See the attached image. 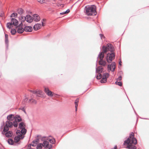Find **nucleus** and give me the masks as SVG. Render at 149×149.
<instances>
[{"instance_id":"18","label":"nucleus","mask_w":149,"mask_h":149,"mask_svg":"<svg viewBox=\"0 0 149 149\" xmlns=\"http://www.w3.org/2000/svg\"><path fill=\"white\" fill-rule=\"evenodd\" d=\"M24 31L26 32H31L33 30L32 27L31 26H26L24 28Z\"/></svg>"},{"instance_id":"32","label":"nucleus","mask_w":149,"mask_h":149,"mask_svg":"<svg viewBox=\"0 0 149 149\" xmlns=\"http://www.w3.org/2000/svg\"><path fill=\"white\" fill-rule=\"evenodd\" d=\"M49 141L50 143L52 144H55L56 142V140L54 138L52 139H49Z\"/></svg>"},{"instance_id":"29","label":"nucleus","mask_w":149,"mask_h":149,"mask_svg":"<svg viewBox=\"0 0 149 149\" xmlns=\"http://www.w3.org/2000/svg\"><path fill=\"white\" fill-rule=\"evenodd\" d=\"M21 129V134L22 135H25L26 134L27 131L25 129V128H24L23 129Z\"/></svg>"},{"instance_id":"57","label":"nucleus","mask_w":149,"mask_h":149,"mask_svg":"<svg viewBox=\"0 0 149 149\" xmlns=\"http://www.w3.org/2000/svg\"><path fill=\"white\" fill-rule=\"evenodd\" d=\"M31 145H32V144H30L28 146V147H29V148H30L31 147Z\"/></svg>"},{"instance_id":"40","label":"nucleus","mask_w":149,"mask_h":149,"mask_svg":"<svg viewBox=\"0 0 149 149\" xmlns=\"http://www.w3.org/2000/svg\"><path fill=\"white\" fill-rule=\"evenodd\" d=\"M115 84L116 85H117L120 86H121L122 85V83L121 81H116L115 82Z\"/></svg>"},{"instance_id":"61","label":"nucleus","mask_w":149,"mask_h":149,"mask_svg":"<svg viewBox=\"0 0 149 149\" xmlns=\"http://www.w3.org/2000/svg\"><path fill=\"white\" fill-rule=\"evenodd\" d=\"M24 136H21L20 138V140L21 139H24Z\"/></svg>"},{"instance_id":"24","label":"nucleus","mask_w":149,"mask_h":149,"mask_svg":"<svg viewBox=\"0 0 149 149\" xmlns=\"http://www.w3.org/2000/svg\"><path fill=\"white\" fill-rule=\"evenodd\" d=\"M24 31L23 27H18L17 30V32L19 33H22Z\"/></svg>"},{"instance_id":"27","label":"nucleus","mask_w":149,"mask_h":149,"mask_svg":"<svg viewBox=\"0 0 149 149\" xmlns=\"http://www.w3.org/2000/svg\"><path fill=\"white\" fill-rule=\"evenodd\" d=\"M109 76V74L108 73H104L102 76V78H104V79H107Z\"/></svg>"},{"instance_id":"48","label":"nucleus","mask_w":149,"mask_h":149,"mask_svg":"<svg viewBox=\"0 0 149 149\" xmlns=\"http://www.w3.org/2000/svg\"><path fill=\"white\" fill-rule=\"evenodd\" d=\"M16 133L17 134L21 133V132L20 130H17L16 132Z\"/></svg>"},{"instance_id":"45","label":"nucleus","mask_w":149,"mask_h":149,"mask_svg":"<svg viewBox=\"0 0 149 149\" xmlns=\"http://www.w3.org/2000/svg\"><path fill=\"white\" fill-rule=\"evenodd\" d=\"M117 81H120L122 80V76L121 75H119L118 78L117 79Z\"/></svg>"},{"instance_id":"1","label":"nucleus","mask_w":149,"mask_h":149,"mask_svg":"<svg viewBox=\"0 0 149 149\" xmlns=\"http://www.w3.org/2000/svg\"><path fill=\"white\" fill-rule=\"evenodd\" d=\"M96 7L94 5L87 6L85 7L86 14L88 16L95 15L97 14Z\"/></svg>"},{"instance_id":"41","label":"nucleus","mask_w":149,"mask_h":149,"mask_svg":"<svg viewBox=\"0 0 149 149\" xmlns=\"http://www.w3.org/2000/svg\"><path fill=\"white\" fill-rule=\"evenodd\" d=\"M133 137H134V134L133 132H132L130 134L129 137L131 139L132 138H133Z\"/></svg>"},{"instance_id":"25","label":"nucleus","mask_w":149,"mask_h":149,"mask_svg":"<svg viewBox=\"0 0 149 149\" xmlns=\"http://www.w3.org/2000/svg\"><path fill=\"white\" fill-rule=\"evenodd\" d=\"M131 139V143H132L134 145H136L137 143V141L136 139L134 137L132 138Z\"/></svg>"},{"instance_id":"7","label":"nucleus","mask_w":149,"mask_h":149,"mask_svg":"<svg viewBox=\"0 0 149 149\" xmlns=\"http://www.w3.org/2000/svg\"><path fill=\"white\" fill-rule=\"evenodd\" d=\"M33 19V17L29 15H27L25 17H24V19H22V22H24L25 20L29 23H31L32 22Z\"/></svg>"},{"instance_id":"10","label":"nucleus","mask_w":149,"mask_h":149,"mask_svg":"<svg viewBox=\"0 0 149 149\" xmlns=\"http://www.w3.org/2000/svg\"><path fill=\"white\" fill-rule=\"evenodd\" d=\"M44 91L48 96L50 97L53 96V95L52 92L50 91L48 88L45 87Z\"/></svg>"},{"instance_id":"62","label":"nucleus","mask_w":149,"mask_h":149,"mask_svg":"<svg viewBox=\"0 0 149 149\" xmlns=\"http://www.w3.org/2000/svg\"><path fill=\"white\" fill-rule=\"evenodd\" d=\"M121 63H122V62H121V61L120 60L119 62V65H121Z\"/></svg>"},{"instance_id":"14","label":"nucleus","mask_w":149,"mask_h":149,"mask_svg":"<svg viewBox=\"0 0 149 149\" xmlns=\"http://www.w3.org/2000/svg\"><path fill=\"white\" fill-rule=\"evenodd\" d=\"M33 20L36 22H38L40 20V18L38 15L36 14H34L33 15Z\"/></svg>"},{"instance_id":"51","label":"nucleus","mask_w":149,"mask_h":149,"mask_svg":"<svg viewBox=\"0 0 149 149\" xmlns=\"http://www.w3.org/2000/svg\"><path fill=\"white\" fill-rule=\"evenodd\" d=\"M118 73L119 74V75H121L122 76V75L123 74V72L122 71H120L119 72H118Z\"/></svg>"},{"instance_id":"35","label":"nucleus","mask_w":149,"mask_h":149,"mask_svg":"<svg viewBox=\"0 0 149 149\" xmlns=\"http://www.w3.org/2000/svg\"><path fill=\"white\" fill-rule=\"evenodd\" d=\"M18 13L22 15L24 13V10L21 8L18 9Z\"/></svg>"},{"instance_id":"63","label":"nucleus","mask_w":149,"mask_h":149,"mask_svg":"<svg viewBox=\"0 0 149 149\" xmlns=\"http://www.w3.org/2000/svg\"><path fill=\"white\" fill-rule=\"evenodd\" d=\"M108 71H109H109H111L112 72H114V71L115 70H114V69H113L112 68V69H111V70H108Z\"/></svg>"},{"instance_id":"47","label":"nucleus","mask_w":149,"mask_h":149,"mask_svg":"<svg viewBox=\"0 0 149 149\" xmlns=\"http://www.w3.org/2000/svg\"><path fill=\"white\" fill-rule=\"evenodd\" d=\"M31 101L32 103H35V104H36L37 103V102L35 100L32 99Z\"/></svg>"},{"instance_id":"4","label":"nucleus","mask_w":149,"mask_h":149,"mask_svg":"<svg viewBox=\"0 0 149 149\" xmlns=\"http://www.w3.org/2000/svg\"><path fill=\"white\" fill-rule=\"evenodd\" d=\"M104 56V54H100V53H99L98 56L97 57V62L98 58H99L100 60L98 61L99 64L100 65L104 66H105L106 64V61L103 60Z\"/></svg>"},{"instance_id":"15","label":"nucleus","mask_w":149,"mask_h":149,"mask_svg":"<svg viewBox=\"0 0 149 149\" xmlns=\"http://www.w3.org/2000/svg\"><path fill=\"white\" fill-rule=\"evenodd\" d=\"M103 69V68L101 66H99L97 67V64H96V73L101 72L102 73Z\"/></svg>"},{"instance_id":"52","label":"nucleus","mask_w":149,"mask_h":149,"mask_svg":"<svg viewBox=\"0 0 149 149\" xmlns=\"http://www.w3.org/2000/svg\"><path fill=\"white\" fill-rule=\"evenodd\" d=\"M42 20V26H44V23H43V22L44 21H45V19H43Z\"/></svg>"},{"instance_id":"50","label":"nucleus","mask_w":149,"mask_h":149,"mask_svg":"<svg viewBox=\"0 0 149 149\" xmlns=\"http://www.w3.org/2000/svg\"><path fill=\"white\" fill-rule=\"evenodd\" d=\"M17 135L16 136L18 138H20L21 136L22 135L21 133L19 134H17Z\"/></svg>"},{"instance_id":"21","label":"nucleus","mask_w":149,"mask_h":149,"mask_svg":"<svg viewBox=\"0 0 149 149\" xmlns=\"http://www.w3.org/2000/svg\"><path fill=\"white\" fill-rule=\"evenodd\" d=\"M126 148L129 149H136L137 147L136 146L132 145L131 143H130L127 146Z\"/></svg>"},{"instance_id":"55","label":"nucleus","mask_w":149,"mask_h":149,"mask_svg":"<svg viewBox=\"0 0 149 149\" xmlns=\"http://www.w3.org/2000/svg\"><path fill=\"white\" fill-rule=\"evenodd\" d=\"M24 16H21V19L20 18V19L22 21V20L23 19H24Z\"/></svg>"},{"instance_id":"44","label":"nucleus","mask_w":149,"mask_h":149,"mask_svg":"<svg viewBox=\"0 0 149 149\" xmlns=\"http://www.w3.org/2000/svg\"><path fill=\"white\" fill-rule=\"evenodd\" d=\"M38 1L41 3H45V0H38Z\"/></svg>"},{"instance_id":"20","label":"nucleus","mask_w":149,"mask_h":149,"mask_svg":"<svg viewBox=\"0 0 149 149\" xmlns=\"http://www.w3.org/2000/svg\"><path fill=\"white\" fill-rule=\"evenodd\" d=\"M41 25L40 24L37 23L35 24L33 27V29L35 31L38 30L40 28Z\"/></svg>"},{"instance_id":"39","label":"nucleus","mask_w":149,"mask_h":149,"mask_svg":"<svg viewBox=\"0 0 149 149\" xmlns=\"http://www.w3.org/2000/svg\"><path fill=\"white\" fill-rule=\"evenodd\" d=\"M17 13H13L11 14V15L10 16V17H17Z\"/></svg>"},{"instance_id":"38","label":"nucleus","mask_w":149,"mask_h":149,"mask_svg":"<svg viewBox=\"0 0 149 149\" xmlns=\"http://www.w3.org/2000/svg\"><path fill=\"white\" fill-rule=\"evenodd\" d=\"M22 22V21H21V23L19 25H17L16 27V28H17L18 27H22V26L23 25V22Z\"/></svg>"},{"instance_id":"31","label":"nucleus","mask_w":149,"mask_h":149,"mask_svg":"<svg viewBox=\"0 0 149 149\" xmlns=\"http://www.w3.org/2000/svg\"><path fill=\"white\" fill-rule=\"evenodd\" d=\"M12 25V24L11 22H9L7 23L6 24V26L7 28L8 29H11V26Z\"/></svg>"},{"instance_id":"9","label":"nucleus","mask_w":149,"mask_h":149,"mask_svg":"<svg viewBox=\"0 0 149 149\" xmlns=\"http://www.w3.org/2000/svg\"><path fill=\"white\" fill-rule=\"evenodd\" d=\"M29 91L33 94H36V96L38 97H41L43 94V92L41 91H35L30 90Z\"/></svg>"},{"instance_id":"26","label":"nucleus","mask_w":149,"mask_h":149,"mask_svg":"<svg viewBox=\"0 0 149 149\" xmlns=\"http://www.w3.org/2000/svg\"><path fill=\"white\" fill-rule=\"evenodd\" d=\"M43 147L42 143H39L37 145L36 149H42Z\"/></svg>"},{"instance_id":"43","label":"nucleus","mask_w":149,"mask_h":149,"mask_svg":"<svg viewBox=\"0 0 149 149\" xmlns=\"http://www.w3.org/2000/svg\"><path fill=\"white\" fill-rule=\"evenodd\" d=\"M19 110H21L24 111L25 113H26V112L25 111V109H24V107H22V108H20L19 109Z\"/></svg>"},{"instance_id":"42","label":"nucleus","mask_w":149,"mask_h":149,"mask_svg":"<svg viewBox=\"0 0 149 149\" xmlns=\"http://www.w3.org/2000/svg\"><path fill=\"white\" fill-rule=\"evenodd\" d=\"M79 102V98H77L75 101L74 103L75 104V106H76V105H77L78 106V103Z\"/></svg>"},{"instance_id":"3","label":"nucleus","mask_w":149,"mask_h":149,"mask_svg":"<svg viewBox=\"0 0 149 149\" xmlns=\"http://www.w3.org/2000/svg\"><path fill=\"white\" fill-rule=\"evenodd\" d=\"M115 57V54L114 52L107 53L106 57V61L108 63H111Z\"/></svg>"},{"instance_id":"64","label":"nucleus","mask_w":149,"mask_h":149,"mask_svg":"<svg viewBox=\"0 0 149 149\" xmlns=\"http://www.w3.org/2000/svg\"><path fill=\"white\" fill-rule=\"evenodd\" d=\"M28 100V98H25L24 100V101H27V100Z\"/></svg>"},{"instance_id":"19","label":"nucleus","mask_w":149,"mask_h":149,"mask_svg":"<svg viewBox=\"0 0 149 149\" xmlns=\"http://www.w3.org/2000/svg\"><path fill=\"white\" fill-rule=\"evenodd\" d=\"M26 125L25 123L23 122H20L18 124V128L20 129L25 128Z\"/></svg>"},{"instance_id":"36","label":"nucleus","mask_w":149,"mask_h":149,"mask_svg":"<svg viewBox=\"0 0 149 149\" xmlns=\"http://www.w3.org/2000/svg\"><path fill=\"white\" fill-rule=\"evenodd\" d=\"M20 140V138H18L17 137L15 136L14 138V142L15 143H17Z\"/></svg>"},{"instance_id":"34","label":"nucleus","mask_w":149,"mask_h":149,"mask_svg":"<svg viewBox=\"0 0 149 149\" xmlns=\"http://www.w3.org/2000/svg\"><path fill=\"white\" fill-rule=\"evenodd\" d=\"M70 10L69 9H67L66 11L61 13H60V15H63L65 14H68L69 13Z\"/></svg>"},{"instance_id":"11","label":"nucleus","mask_w":149,"mask_h":149,"mask_svg":"<svg viewBox=\"0 0 149 149\" xmlns=\"http://www.w3.org/2000/svg\"><path fill=\"white\" fill-rule=\"evenodd\" d=\"M111 68L115 70L116 68V63L115 62H113L111 64H109L107 66L108 70H111Z\"/></svg>"},{"instance_id":"5","label":"nucleus","mask_w":149,"mask_h":149,"mask_svg":"<svg viewBox=\"0 0 149 149\" xmlns=\"http://www.w3.org/2000/svg\"><path fill=\"white\" fill-rule=\"evenodd\" d=\"M14 126V123L10 121L7 120L4 126V131H7L9 130V129L11 128L13 126Z\"/></svg>"},{"instance_id":"13","label":"nucleus","mask_w":149,"mask_h":149,"mask_svg":"<svg viewBox=\"0 0 149 149\" xmlns=\"http://www.w3.org/2000/svg\"><path fill=\"white\" fill-rule=\"evenodd\" d=\"M41 141H43V147L45 148H47L49 146V142L46 139H41Z\"/></svg>"},{"instance_id":"56","label":"nucleus","mask_w":149,"mask_h":149,"mask_svg":"<svg viewBox=\"0 0 149 149\" xmlns=\"http://www.w3.org/2000/svg\"><path fill=\"white\" fill-rule=\"evenodd\" d=\"M31 145H32V144H30L28 146V147H29V148H30L31 147Z\"/></svg>"},{"instance_id":"33","label":"nucleus","mask_w":149,"mask_h":149,"mask_svg":"<svg viewBox=\"0 0 149 149\" xmlns=\"http://www.w3.org/2000/svg\"><path fill=\"white\" fill-rule=\"evenodd\" d=\"M98 74L96 76V78L97 79H100L102 77V75L101 72H98Z\"/></svg>"},{"instance_id":"30","label":"nucleus","mask_w":149,"mask_h":149,"mask_svg":"<svg viewBox=\"0 0 149 149\" xmlns=\"http://www.w3.org/2000/svg\"><path fill=\"white\" fill-rule=\"evenodd\" d=\"M17 31L15 29H11L10 31V33L12 35H15Z\"/></svg>"},{"instance_id":"54","label":"nucleus","mask_w":149,"mask_h":149,"mask_svg":"<svg viewBox=\"0 0 149 149\" xmlns=\"http://www.w3.org/2000/svg\"><path fill=\"white\" fill-rule=\"evenodd\" d=\"M78 105H76V106H75V111H77V107Z\"/></svg>"},{"instance_id":"60","label":"nucleus","mask_w":149,"mask_h":149,"mask_svg":"<svg viewBox=\"0 0 149 149\" xmlns=\"http://www.w3.org/2000/svg\"><path fill=\"white\" fill-rule=\"evenodd\" d=\"M60 6H62V7H63L64 5L63 4H61L59 5Z\"/></svg>"},{"instance_id":"28","label":"nucleus","mask_w":149,"mask_h":149,"mask_svg":"<svg viewBox=\"0 0 149 149\" xmlns=\"http://www.w3.org/2000/svg\"><path fill=\"white\" fill-rule=\"evenodd\" d=\"M40 142V140L39 138H36V139L33 140L32 143H35L36 145H37L38 143H39Z\"/></svg>"},{"instance_id":"6","label":"nucleus","mask_w":149,"mask_h":149,"mask_svg":"<svg viewBox=\"0 0 149 149\" xmlns=\"http://www.w3.org/2000/svg\"><path fill=\"white\" fill-rule=\"evenodd\" d=\"M22 121L21 117L19 115H16L15 116L14 120L13 121L14 123V127H17L18 125V122H20Z\"/></svg>"},{"instance_id":"12","label":"nucleus","mask_w":149,"mask_h":149,"mask_svg":"<svg viewBox=\"0 0 149 149\" xmlns=\"http://www.w3.org/2000/svg\"><path fill=\"white\" fill-rule=\"evenodd\" d=\"M5 43L6 45V51L8 49V35L5 34Z\"/></svg>"},{"instance_id":"8","label":"nucleus","mask_w":149,"mask_h":149,"mask_svg":"<svg viewBox=\"0 0 149 149\" xmlns=\"http://www.w3.org/2000/svg\"><path fill=\"white\" fill-rule=\"evenodd\" d=\"M2 133L3 134H5L6 136L8 138L12 137L13 135V132L12 131L8 130L5 131H4V129H3V131L2 132Z\"/></svg>"},{"instance_id":"17","label":"nucleus","mask_w":149,"mask_h":149,"mask_svg":"<svg viewBox=\"0 0 149 149\" xmlns=\"http://www.w3.org/2000/svg\"><path fill=\"white\" fill-rule=\"evenodd\" d=\"M11 22L12 24L13 25L16 26L18 24V21L14 18H12L11 19Z\"/></svg>"},{"instance_id":"59","label":"nucleus","mask_w":149,"mask_h":149,"mask_svg":"<svg viewBox=\"0 0 149 149\" xmlns=\"http://www.w3.org/2000/svg\"><path fill=\"white\" fill-rule=\"evenodd\" d=\"M36 137H37L36 138H39L40 139L39 137H41V136L40 135H38Z\"/></svg>"},{"instance_id":"49","label":"nucleus","mask_w":149,"mask_h":149,"mask_svg":"<svg viewBox=\"0 0 149 149\" xmlns=\"http://www.w3.org/2000/svg\"><path fill=\"white\" fill-rule=\"evenodd\" d=\"M52 146H52V144H49V146H48V149H51V148L52 147Z\"/></svg>"},{"instance_id":"16","label":"nucleus","mask_w":149,"mask_h":149,"mask_svg":"<svg viewBox=\"0 0 149 149\" xmlns=\"http://www.w3.org/2000/svg\"><path fill=\"white\" fill-rule=\"evenodd\" d=\"M15 115L13 114H10L7 117V120L12 121L14 120Z\"/></svg>"},{"instance_id":"37","label":"nucleus","mask_w":149,"mask_h":149,"mask_svg":"<svg viewBox=\"0 0 149 149\" xmlns=\"http://www.w3.org/2000/svg\"><path fill=\"white\" fill-rule=\"evenodd\" d=\"M107 79H104V78H102L100 80V82L102 83H105L107 82Z\"/></svg>"},{"instance_id":"2","label":"nucleus","mask_w":149,"mask_h":149,"mask_svg":"<svg viewBox=\"0 0 149 149\" xmlns=\"http://www.w3.org/2000/svg\"><path fill=\"white\" fill-rule=\"evenodd\" d=\"M115 51L113 45L110 43H107L106 46L103 45L102 46V51H100V54H106L108 51L110 52H113Z\"/></svg>"},{"instance_id":"23","label":"nucleus","mask_w":149,"mask_h":149,"mask_svg":"<svg viewBox=\"0 0 149 149\" xmlns=\"http://www.w3.org/2000/svg\"><path fill=\"white\" fill-rule=\"evenodd\" d=\"M8 143L10 145H14V141L11 138H9L7 140Z\"/></svg>"},{"instance_id":"22","label":"nucleus","mask_w":149,"mask_h":149,"mask_svg":"<svg viewBox=\"0 0 149 149\" xmlns=\"http://www.w3.org/2000/svg\"><path fill=\"white\" fill-rule=\"evenodd\" d=\"M131 139L129 137L127 138V139L125 140L123 144L124 145H125V144L128 145H129V143L131 142Z\"/></svg>"},{"instance_id":"46","label":"nucleus","mask_w":149,"mask_h":149,"mask_svg":"<svg viewBox=\"0 0 149 149\" xmlns=\"http://www.w3.org/2000/svg\"><path fill=\"white\" fill-rule=\"evenodd\" d=\"M100 36V38L101 39H102V38H105V37L104 36V35L102 34H99Z\"/></svg>"},{"instance_id":"58","label":"nucleus","mask_w":149,"mask_h":149,"mask_svg":"<svg viewBox=\"0 0 149 149\" xmlns=\"http://www.w3.org/2000/svg\"><path fill=\"white\" fill-rule=\"evenodd\" d=\"M31 145H32V144H30L28 146V147H29V148H30L31 147Z\"/></svg>"},{"instance_id":"53","label":"nucleus","mask_w":149,"mask_h":149,"mask_svg":"<svg viewBox=\"0 0 149 149\" xmlns=\"http://www.w3.org/2000/svg\"><path fill=\"white\" fill-rule=\"evenodd\" d=\"M53 96H54V97H57V96H59V95L57 94H53Z\"/></svg>"}]
</instances>
